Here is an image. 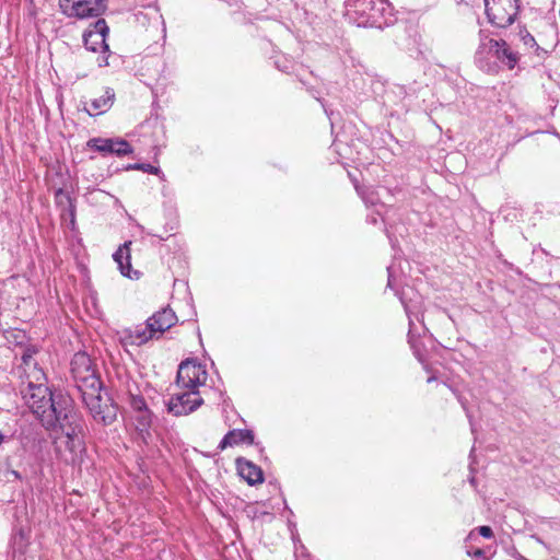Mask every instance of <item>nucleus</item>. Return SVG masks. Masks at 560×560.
Instances as JSON below:
<instances>
[{"mask_svg": "<svg viewBox=\"0 0 560 560\" xmlns=\"http://www.w3.org/2000/svg\"><path fill=\"white\" fill-rule=\"evenodd\" d=\"M7 476L8 477H12L13 480H20L21 481L23 479L22 475L18 470H14V469H8L7 470Z\"/></svg>", "mask_w": 560, "mask_h": 560, "instance_id": "34", "label": "nucleus"}, {"mask_svg": "<svg viewBox=\"0 0 560 560\" xmlns=\"http://www.w3.org/2000/svg\"><path fill=\"white\" fill-rule=\"evenodd\" d=\"M322 107H323L324 112L327 113V108H326L325 104H322Z\"/></svg>", "mask_w": 560, "mask_h": 560, "instance_id": "41", "label": "nucleus"}, {"mask_svg": "<svg viewBox=\"0 0 560 560\" xmlns=\"http://www.w3.org/2000/svg\"><path fill=\"white\" fill-rule=\"evenodd\" d=\"M109 34V27L104 19H97L94 23L83 33V44L88 50L93 52L101 51L102 55L97 57L98 67H109V59L113 57V52L109 50V46L106 43V37Z\"/></svg>", "mask_w": 560, "mask_h": 560, "instance_id": "4", "label": "nucleus"}, {"mask_svg": "<svg viewBox=\"0 0 560 560\" xmlns=\"http://www.w3.org/2000/svg\"><path fill=\"white\" fill-rule=\"evenodd\" d=\"M518 35L526 46L533 47L536 45L534 36L526 28L520 30Z\"/></svg>", "mask_w": 560, "mask_h": 560, "instance_id": "28", "label": "nucleus"}, {"mask_svg": "<svg viewBox=\"0 0 560 560\" xmlns=\"http://www.w3.org/2000/svg\"><path fill=\"white\" fill-rule=\"evenodd\" d=\"M203 404L198 392H186L173 395L166 404L167 411L176 417L186 416Z\"/></svg>", "mask_w": 560, "mask_h": 560, "instance_id": "12", "label": "nucleus"}, {"mask_svg": "<svg viewBox=\"0 0 560 560\" xmlns=\"http://www.w3.org/2000/svg\"><path fill=\"white\" fill-rule=\"evenodd\" d=\"M308 91H310V93L312 94V96H313L314 98H316V100L320 101V100H319V97L317 96V92H316V91H314L313 89H311V90H308Z\"/></svg>", "mask_w": 560, "mask_h": 560, "instance_id": "38", "label": "nucleus"}, {"mask_svg": "<svg viewBox=\"0 0 560 560\" xmlns=\"http://www.w3.org/2000/svg\"><path fill=\"white\" fill-rule=\"evenodd\" d=\"M127 402L135 415L137 429L140 432H148L152 424L153 412L148 408L144 397L135 393L131 386H128Z\"/></svg>", "mask_w": 560, "mask_h": 560, "instance_id": "13", "label": "nucleus"}, {"mask_svg": "<svg viewBox=\"0 0 560 560\" xmlns=\"http://www.w3.org/2000/svg\"><path fill=\"white\" fill-rule=\"evenodd\" d=\"M322 107H323L324 112L327 113V108H326L325 104H322Z\"/></svg>", "mask_w": 560, "mask_h": 560, "instance_id": "42", "label": "nucleus"}, {"mask_svg": "<svg viewBox=\"0 0 560 560\" xmlns=\"http://www.w3.org/2000/svg\"><path fill=\"white\" fill-rule=\"evenodd\" d=\"M381 211L377 210L375 213H372V214H369L366 217V221L371 224H376L377 223V220H378V217H381Z\"/></svg>", "mask_w": 560, "mask_h": 560, "instance_id": "33", "label": "nucleus"}, {"mask_svg": "<svg viewBox=\"0 0 560 560\" xmlns=\"http://www.w3.org/2000/svg\"><path fill=\"white\" fill-rule=\"evenodd\" d=\"M387 273H388V279H387V288L392 289L395 291V294L398 296L399 301L401 302L404 308H405V312L407 314V317L409 319V331H408V343L410 345L411 349L413 350V353L418 358L419 361H422V355L420 353V350L417 346V340H416V324L413 322V317L418 320V322H422V317L420 318L419 317V307L412 303L411 301L408 302L406 300V293L402 291V292H399V290L397 289L396 287V277H395V269H394V266L390 265L387 267Z\"/></svg>", "mask_w": 560, "mask_h": 560, "instance_id": "7", "label": "nucleus"}, {"mask_svg": "<svg viewBox=\"0 0 560 560\" xmlns=\"http://www.w3.org/2000/svg\"><path fill=\"white\" fill-rule=\"evenodd\" d=\"M61 12L69 18H98L106 11V0H59Z\"/></svg>", "mask_w": 560, "mask_h": 560, "instance_id": "10", "label": "nucleus"}, {"mask_svg": "<svg viewBox=\"0 0 560 560\" xmlns=\"http://www.w3.org/2000/svg\"><path fill=\"white\" fill-rule=\"evenodd\" d=\"M458 400H459V402H460L462 407L464 408V410L466 411V415H467V417H468V419H469V423H470V425H471V430L474 431V424H472V422H471V416L469 415V412H468V410H467L466 401H464L460 397H458Z\"/></svg>", "mask_w": 560, "mask_h": 560, "instance_id": "36", "label": "nucleus"}, {"mask_svg": "<svg viewBox=\"0 0 560 560\" xmlns=\"http://www.w3.org/2000/svg\"><path fill=\"white\" fill-rule=\"evenodd\" d=\"M4 441V435L0 433V444Z\"/></svg>", "mask_w": 560, "mask_h": 560, "instance_id": "39", "label": "nucleus"}, {"mask_svg": "<svg viewBox=\"0 0 560 560\" xmlns=\"http://www.w3.org/2000/svg\"><path fill=\"white\" fill-rule=\"evenodd\" d=\"M488 21L497 27H508L520 11L518 0H483Z\"/></svg>", "mask_w": 560, "mask_h": 560, "instance_id": "6", "label": "nucleus"}, {"mask_svg": "<svg viewBox=\"0 0 560 560\" xmlns=\"http://www.w3.org/2000/svg\"><path fill=\"white\" fill-rule=\"evenodd\" d=\"M130 245H131L130 241L125 242L113 254V258L117 262L120 273L124 277H127L129 279H139L140 272L138 270H132V268H131Z\"/></svg>", "mask_w": 560, "mask_h": 560, "instance_id": "16", "label": "nucleus"}, {"mask_svg": "<svg viewBox=\"0 0 560 560\" xmlns=\"http://www.w3.org/2000/svg\"><path fill=\"white\" fill-rule=\"evenodd\" d=\"M295 560H315L311 555L306 552V549L301 545L300 549L296 548Z\"/></svg>", "mask_w": 560, "mask_h": 560, "instance_id": "29", "label": "nucleus"}, {"mask_svg": "<svg viewBox=\"0 0 560 560\" xmlns=\"http://www.w3.org/2000/svg\"><path fill=\"white\" fill-rule=\"evenodd\" d=\"M149 234L154 237H158L160 241H165L168 238V236L164 237L163 235H160V234H154V233H149Z\"/></svg>", "mask_w": 560, "mask_h": 560, "instance_id": "37", "label": "nucleus"}, {"mask_svg": "<svg viewBox=\"0 0 560 560\" xmlns=\"http://www.w3.org/2000/svg\"><path fill=\"white\" fill-rule=\"evenodd\" d=\"M14 544L15 545H19V548H22L25 546V542H26V537L24 535V532L23 529H20L19 533L16 534L15 538H14Z\"/></svg>", "mask_w": 560, "mask_h": 560, "instance_id": "32", "label": "nucleus"}, {"mask_svg": "<svg viewBox=\"0 0 560 560\" xmlns=\"http://www.w3.org/2000/svg\"><path fill=\"white\" fill-rule=\"evenodd\" d=\"M114 90L112 88H106L103 95L91 101V108L84 106V112H86L90 116L102 115L110 109V107L114 104Z\"/></svg>", "mask_w": 560, "mask_h": 560, "instance_id": "19", "label": "nucleus"}, {"mask_svg": "<svg viewBox=\"0 0 560 560\" xmlns=\"http://www.w3.org/2000/svg\"><path fill=\"white\" fill-rule=\"evenodd\" d=\"M21 395L46 430L60 432L69 440L77 436L72 398L61 392H52L44 371L27 373Z\"/></svg>", "mask_w": 560, "mask_h": 560, "instance_id": "1", "label": "nucleus"}, {"mask_svg": "<svg viewBox=\"0 0 560 560\" xmlns=\"http://www.w3.org/2000/svg\"><path fill=\"white\" fill-rule=\"evenodd\" d=\"M291 62L288 59H283L280 61V59H277L275 61V66L282 72H289V69L291 68Z\"/></svg>", "mask_w": 560, "mask_h": 560, "instance_id": "30", "label": "nucleus"}, {"mask_svg": "<svg viewBox=\"0 0 560 560\" xmlns=\"http://www.w3.org/2000/svg\"><path fill=\"white\" fill-rule=\"evenodd\" d=\"M322 107H323L324 112L327 113V108H326L325 104H322Z\"/></svg>", "mask_w": 560, "mask_h": 560, "instance_id": "43", "label": "nucleus"}, {"mask_svg": "<svg viewBox=\"0 0 560 560\" xmlns=\"http://www.w3.org/2000/svg\"><path fill=\"white\" fill-rule=\"evenodd\" d=\"M126 170H141V171L150 173V174H159L160 173L159 167L153 166L151 164H147V163L130 164L126 167Z\"/></svg>", "mask_w": 560, "mask_h": 560, "instance_id": "26", "label": "nucleus"}, {"mask_svg": "<svg viewBox=\"0 0 560 560\" xmlns=\"http://www.w3.org/2000/svg\"><path fill=\"white\" fill-rule=\"evenodd\" d=\"M357 191L361 195L364 203L369 206H384L383 195H388L389 191L385 187H366L364 189L357 186Z\"/></svg>", "mask_w": 560, "mask_h": 560, "instance_id": "21", "label": "nucleus"}, {"mask_svg": "<svg viewBox=\"0 0 560 560\" xmlns=\"http://www.w3.org/2000/svg\"><path fill=\"white\" fill-rule=\"evenodd\" d=\"M551 259L552 256L544 248L533 250L532 264L538 277L542 279L551 278Z\"/></svg>", "mask_w": 560, "mask_h": 560, "instance_id": "20", "label": "nucleus"}, {"mask_svg": "<svg viewBox=\"0 0 560 560\" xmlns=\"http://www.w3.org/2000/svg\"><path fill=\"white\" fill-rule=\"evenodd\" d=\"M86 145L103 154H113L114 138H92Z\"/></svg>", "mask_w": 560, "mask_h": 560, "instance_id": "23", "label": "nucleus"}, {"mask_svg": "<svg viewBox=\"0 0 560 560\" xmlns=\"http://www.w3.org/2000/svg\"><path fill=\"white\" fill-rule=\"evenodd\" d=\"M468 555L471 556L470 552H468ZM472 557L478 558V559H481V558L485 559L486 558V552H485L483 549L478 548V549H476L474 551Z\"/></svg>", "mask_w": 560, "mask_h": 560, "instance_id": "35", "label": "nucleus"}, {"mask_svg": "<svg viewBox=\"0 0 560 560\" xmlns=\"http://www.w3.org/2000/svg\"><path fill=\"white\" fill-rule=\"evenodd\" d=\"M71 374L77 390L80 393L86 389L101 388L103 382L95 369V365L85 352H77L71 360Z\"/></svg>", "mask_w": 560, "mask_h": 560, "instance_id": "5", "label": "nucleus"}, {"mask_svg": "<svg viewBox=\"0 0 560 560\" xmlns=\"http://www.w3.org/2000/svg\"><path fill=\"white\" fill-rule=\"evenodd\" d=\"M483 55L495 59L509 69H513L520 59L518 54L513 51L503 39H489L487 43L481 42L476 52V58L479 63H482Z\"/></svg>", "mask_w": 560, "mask_h": 560, "instance_id": "9", "label": "nucleus"}, {"mask_svg": "<svg viewBox=\"0 0 560 560\" xmlns=\"http://www.w3.org/2000/svg\"><path fill=\"white\" fill-rule=\"evenodd\" d=\"M428 382H429V383H430V382H434V377H433V376L429 377V378H428Z\"/></svg>", "mask_w": 560, "mask_h": 560, "instance_id": "40", "label": "nucleus"}, {"mask_svg": "<svg viewBox=\"0 0 560 560\" xmlns=\"http://www.w3.org/2000/svg\"><path fill=\"white\" fill-rule=\"evenodd\" d=\"M240 443L255 444V434L248 429H234L230 430L223 439L220 441L218 448L220 451L225 450L229 446H233ZM258 446L259 443H256Z\"/></svg>", "mask_w": 560, "mask_h": 560, "instance_id": "18", "label": "nucleus"}, {"mask_svg": "<svg viewBox=\"0 0 560 560\" xmlns=\"http://www.w3.org/2000/svg\"><path fill=\"white\" fill-rule=\"evenodd\" d=\"M159 338L155 334L150 332L148 329V324L145 323V327L137 326L135 329L125 330L124 339L128 341L130 345L141 346L148 342L151 339Z\"/></svg>", "mask_w": 560, "mask_h": 560, "instance_id": "22", "label": "nucleus"}, {"mask_svg": "<svg viewBox=\"0 0 560 560\" xmlns=\"http://www.w3.org/2000/svg\"><path fill=\"white\" fill-rule=\"evenodd\" d=\"M15 336V345L21 349V361L24 370V376L27 378V373H34L35 371H44L38 366L37 361L34 357L40 351L39 346L27 341H24L25 335L21 336V340Z\"/></svg>", "mask_w": 560, "mask_h": 560, "instance_id": "14", "label": "nucleus"}, {"mask_svg": "<svg viewBox=\"0 0 560 560\" xmlns=\"http://www.w3.org/2000/svg\"><path fill=\"white\" fill-rule=\"evenodd\" d=\"M148 329L155 336H161L177 323V316L171 307H163L150 316L147 322Z\"/></svg>", "mask_w": 560, "mask_h": 560, "instance_id": "15", "label": "nucleus"}, {"mask_svg": "<svg viewBox=\"0 0 560 560\" xmlns=\"http://www.w3.org/2000/svg\"><path fill=\"white\" fill-rule=\"evenodd\" d=\"M235 463L238 475L245 479L249 486L264 482V471L259 466L244 457L236 458Z\"/></svg>", "mask_w": 560, "mask_h": 560, "instance_id": "17", "label": "nucleus"}, {"mask_svg": "<svg viewBox=\"0 0 560 560\" xmlns=\"http://www.w3.org/2000/svg\"><path fill=\"white\" fill-rule=\"evenodd\" d=\"M132 152L133 149L128 141L120 138H114L113 154L117 156H125Z\"/></svg>", "mask_w": 560, "mask_h": 560, "instance_id": "24", "label": "nucleus"}, {"mask_svg": "<svg viewBox=\"0 0 560 560\" xmlns=\"http://www.w3.org/2000/svg\"><path fill=\"white\" fill-rule=\"evenodd\" d=\"M420 89V85L415 81L412 84L409 85H400L399 90L400 93L405 96H413L418 93Z\"/></svg>", "mask_w": 560, "mask_h": 560, "instance_id": "27", "label": "nucleus"}, {"mask_svg": "<svg viewBox=\"0 0 560 560\" xmlns=\"http://www.w3.org/2000/svg\"><path fill=\"white\" fill-rule=\"evenodd\" d=\"M104 389L103 384L101 388L95 386L93 390L80 393V398L92 419L103 427H108L117 420L118 405L107 393L103 394Z\"/></svg>", "mask_w": 560, "mask_h": 560, "instance_id": "3", "label": "nucleus"}, {"mask_svg": "<svg viewBox=\"0 0 560 560\" xmlns=\"http://www.w3.org/2000/svg\"><path fill=\"white\" fill-rule=\"evenodd\" d=\"M206 380L203 366L192 360H185L179 364L176 382L184 388L195 389Z\"/></svg>", "mask_w": 560, "mask_h": 560, "instance_id": "11", "label": "nucleus"}, {"mask_svg": "<svg viewBox=\"0 0 560 560\" xmlns=\"http://www.w3.org/2000/svg\"><path fill=\"white\" fill-rule=\"evenodd\" d=\"M131 19L135 26L152 35V39L155 34H161L163 38L166 37L165 21L155 2L148 4L144 10H137Z\"/></svg>", "mask_w": 560, "mask_h": 560, "instance_id": "8", "label": "nucleus"}, {"mask_svg": "<svg viewBox=\"0 0 560 560\" xmlns=\"http://www.w3.org/2000/svg\"><path fill=\"white\" fill-rule=\"evenodd\" d=\"M65 197L67 202H68V208L67 209H63V212H68L69 217H70V224L72 228H74V224H75V205H74V201L73 199L70 197L69 194H66L63 191L62 188H59L57 191H56V198L58 197Z\"/></svg>", "mask_w": 560, "mask_h": 560, "instance_id": "25", "label": "nucleus"}, {"mask_svg": "<svg viewBox=\"0 0 560 560\" xmlns=\"http://www.w3.org/2000/svg\"><path fill=\"white\" fill-rule=\"evenodd\" d=\"M346 19L358 27L383 28L395 22L387 0H346Z\"/></svg>", "mask_w": 560, "mask_h": 560, "instance_id": "2", "label": "nucleus"}, {"mask_svg": "<svg viewBox=\"0 0 560 560\" xmlns=\"http://www.w3.org/2000/svg\"><path fill=\"white\" fill-rule=\"evenodd\" d=\"M478 533L480 536H482L483 538H492L493 537V530L490 526H487V525H483V526H479L478 528Z\"/></svg>", "mask_w": 560, "mask_h": 560, "instance_id": "31", "label": "nucleus"}]
</instances>
